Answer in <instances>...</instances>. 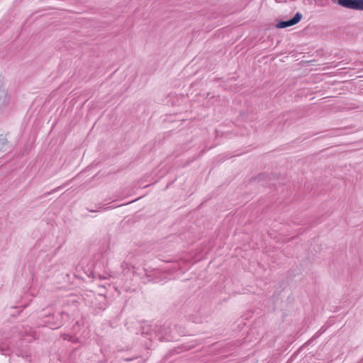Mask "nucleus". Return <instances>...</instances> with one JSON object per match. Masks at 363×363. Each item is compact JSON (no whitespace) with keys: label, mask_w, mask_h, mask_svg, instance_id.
<instances>
[{"label":"nucleus","mask_w":363,"mask_h":363,"mask_svg":"<svg viewBox=\"0 0 363 363\" xmlns=\"http://www.w3.org/2000/svg\"><path fill=\"white\" fill-rule=\"evenodd\" d=\"M337 4L347 9L363 11V0H337Z\"/></svg>","instance_id":"1"},{"label":"nucleus","mask_w":363,"mask_h":363,"mask_svg":"<svg viewBox=\"0 0 363 363\" xmlns=\"http://www.w3.org/2000/svg\"><path fill=\"white\" fill-rule=\"evenodd\" d=\"M302 18V14L296 13V15L289 21H281L277 23V27L279 28H284L298 23Z\"/></svg>","instance_id":"2"}]
</instances>
